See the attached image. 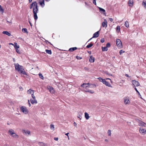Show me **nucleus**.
Wrapping results in <instances>:
<instances>
[{"mask_svg": "<svg viewBox=\"0 0 146 146\" xmlns=\"http://www.w3.org/2000/svg\"><path fill=\"white\" fill-rule=\"evenodd\" d=\"M29 7L31 9L33 8L34 17L35 21H36L38 19L37 13L39 11L37 3L36 1L33 2L30 5Z\"/></svg>", "mask_w": 146, "mask_h": 146, "instance_id": "f257e3e1", "label": "nucleus"}, {"mask_svg": "<svg viewBox=\"0 0 146 146\" xmlns=\"http://www.w3.org/2000/svg\"><path fill=\"white\" fill-rule=\"evenodd\" d=\"M16 70H17L19 73L27 75V74L23 68V66L19 65L18 64H15Z\"/></svg>", "mask_w": 146, "mask_h": 146, "instance_id": "f03ea898", "label": "nucleus"}, {"mask_svg": "<svg viewBox=\"0 0 146 146\" xmlns=\"http://www.w3.org/2000/svg\"><path fill=\"white\" fill-rule=\"evenodd\" d=\"M98 79L99 80L100 82H102L103 83L105 84L106 86L109 87H112L110 83L106 81L105 79H103L101 77H99L98 78Z\"/></svg>", "mask_w": 146, "mask_h": 146, "instance_id": "7ed1b4c3", "label": "nucleus"}, {"mask_svg": "<svg viewBox=\"0 0 146 146\" xmlns=\"http://www.w3.org/2000/svg\"><path fill=\"white\" fill-rule=\"evenodd\" d=\"M116 44L117 47L119 49L122 48V44L121 40L119 39L116 40Z\"/></svg>", "mask_w": 146, "mask_h": 146, "instance_id": "20e7f679", "label": "nucleus"}, {"mask_svg": "<svg viewBox=\"0 0 146 146\" xmlns=\"http://www.w3.org/2000/svg\"><path fill=\"white\" fill-rule=\"evenodd\" d=\"M20 110L21 111L25 114H27L28 113V110L25 107L21 106L20 108Z\"/></svg>", "mask_w": 146, "mask_h": 146, "instance_id": "39448f33", "label": "nucleus"}, {"mask_svg": "<svg viewBox=\"0 0 146 146\" xmlns=\"http://www.w3.org/2000/svg\"><path fill=\"white\" fill-rule=\"evenodd\" d=\"M81 86L82 87L86 88H89L93 87L94 86V85L92 84H90L89 83H88V84L83 83L82 85Z\"/></svg>", "mask_w": 146, "mask_h": 146, "instance_id": "423d86ee", "label": "nucleus"}, {"mask_svg": "<svg viewBox=\"0 0 146 146\" xmlns=\"http://www.w3.org/2000/svg\"><path fill=\"white\" fill-rule=\"evenodd\" d=\"M132 82V85L134 88H136L135 86H139V83L137 81L133 80Z\"/></svg>", "mask_w": 146, "mask_h": 146, "instance_id": "0eeeda50", "label": "nucleus"}, {"mask_svg": "<svg viewBox=\"0 0 146 146\" xmlns=\"http://www.w3.org/2000/svg\"><path fill=\"white\" fill-rule=\"evenodd\" d=\"M124 103L125 104H129L130 103L129 98L127 97L124 98Z\"/></svg>", "mask_w": 146, "mask_h": 146, "instance_id": "6e6552de", "label": "nucleus"}, {"mask_svg": "<svg viewBox=\"0 0 146 146\" xmlns=\"http://www.w3.org/2000/svg\"><path fill=\"white\" fill-rule=\"evenodd\" d=\"M103 27L106 28L107 27V22L106 19H104V21H103L102 23Z\"/></svg>", "mask_w": 146, "mask_h": 146, "instance_id": "1a4fd4ad", "label": "nucleus"}, {"mask_svg": "<svg viewBox=\"0 0 146 146\" xmlns=\"http://www.w3.org/2000/svg\"><path fill=\"white\" fill-rule=\"evenodd\" d=\"M48 88L50 93H54V90L52 87L48 86Z\"/></svg>", "mask_w": 146, "mask_h": 146, "instance_id": "9d476101", "label": "nucleus"}, {"mask_svg": "<svg viewBox=\"0 0 146 146\" xmlns=\"http://www.w3.org/2000/svg\"><path fill=\"white\" fill-rule=\"evenodd\" d=\"M98 9L100 11L101 13H103L104 15H105L106 16V11H105V10H104V9L101 8L100 7H98Z\"/></svg>", "mask_w": 146, "mask_h": 146, "instance_id": "9b49d317", "label": "nucleus"}, {"mask_svg": "<svg viewBox=\"0 0 146 146\" xmlns=\"http://www.w3.org/2000/svg\"><path fill=\"white\" fill-rule=\"evenodd\" d=\"M139 123L140 126H144L146 127V124L143 122L141 121H139Z\"/></svg>", "mask_w": 146, "mask_h": 146, "instance_id": "f8f14e48", "label": "nucleus"}, {"mask_svg": "<svg viewBox=\"0 0 146 146\" xmlns=\"http://www.w3.org/2000/svg\"><path fill=\"white\" fill-rule=\"evenodd\" d=\"M39 3L42 7L44 6L45 4L44 0H40L39 1Z\"/></svg>", "mask_w": 146, "mask_h": 146, "instance_id": "ddd939ff", "label": "nucleus"}, {"mask_svg": "<svg viewBox=\"0 0 146 146\" xmlns=\"http://www.w3.org/2000/svg\"><path fill=\"white\" fill-rule=\"evenodd\" d=\"M89 61L91 62H94L95 60V58L92 56H90V58L89 59Z\"/></svg>", "mask_w": 146, "mask_h": 146, "instance_id": "4468645a", "label": "nucleus"}, {"mask_svg": "<svg viewBox=\"0 0 146 146\" xmlns=\"http://www.w3.org/2000/svg\"><path fill=\"white\" fill-rule=\"evenodd\" d=\"M99 35V31H98L95 33L93 35V36L92 38H97L98 37Z\"/></svg>", "mask_w": 146, "mask_h": 146, "instance_id": "2eb2a0df", "label": "nucleus"}, {"mask_svg": "<svg viewBox=\"0 0 146 146\" xmlns=\"http://www.w3.org/2000/svg\"><path fill=\"white\" fill-rule=\"evenodd\" d=\"M133 0H129L128 1V5L129 6L132 7L133 5Z\"/></svg>", "mask_w": 146, "mask_h": 146, "instance_id": "dca6fc26", "label": "nucleus"}, {"mask_svg": "<svg viewBox=\"0 0 146 146\" xmlns=\"http://www.w3.org/2000/svg\"><path fill=\"white\" fill-rule=\"evenodd\" d=\"M139 132L142 133H146V130L143 129L142 128H140Z\"/></svg>", "mask_w": 146, "mask_h": 146, "instance_id": "f3484780", "label": "nucleus"}, {"mask_svg": "<svg viewBox=\"0 0 146 146\" xmlns=\"http://www.w3.org/2000/svg\"><path fill=\"white\" fill-rule=\"evenodd\" d=\"M34 100H33L32 99H31L30 100L32 104H37V100L35 99H35H33Z\"/></svg>", "mask_w": 146, "mask_h": 146, "instance_id": "a211bd4d", "label": "nucleus"}, {"mask_svg": "<svg viewBox=\"0 0 146 146\" xmlns=\"http://www.w3.org/2000/svg\"><path fill=\"white\" fill-rule=\"evenodd\" d=\"M22 131L24 133H25V134H29L30 133V131L28 130H25L23 129V130Z\"/></svg>", "mask_w": 146, "mask_h": 146, "instance_id": "6ab92c4d", "label": "nucleus"}, {"mask_svg": "<svg viewBox=\"0 0 146 146\" xmlns=\"http://www.w3.org/2000/svg\"><path fill=\"white\" fill-rule=\"evenodd\" d=\"M3 33L9 36H10L11 35V34L7 31H3Z\"/></svg>", "mask_w": 146, "mask_h": 146, "instance_id": "aec40b11", "label": "nucleus"}, {"mask_svg": "<svg viewBox=\"0 0 146 146\" xmlns=\"http://www.w3.org/2000/svg\"><path fill=\"white\" fill-rule=\"evenodd\" d=\"M125 25L127 28L129 27V22L128 21H126L125 22Z\"/></svg>", "mask_w": 146, "mask_h": 146, "instance_id": "412c9836", "label": "nucleus"}, {"mask_svg": "<svg viewBox=\"0 0 146 146\" xmlns=\"http://www.w3.org/2000/svg\"><path fill=\"white\" fill-rule=\"evenodd\" d=\"M9 132L11 135H12L13 134H14V133H15L14 131L12 129H11L9 130Z\"/></svg>", "mask_w": 146, "mask_h": 146, "instance_id": "4be33fe9", "label": "nucleus"}, {"mask_svg": "<svg viewBox=\"0 0 146 146\" xmlns=\"http://www.w3.org/2000/svg\"><path fill=\"white\" fill-rule=\"evenodd\" d=\"M102 51H107L108 50V48L106 46L104 47H102Z\"/></svg>", "mask_w": 146, "mask_h": 146, "instance_id": "5701e85b", "label": "nucleus"}, {"mask_svg": "<svg viewBox=\"0 0 146 146\" xmlns=\"http://www.w3.org/2000/svg\"><path fill=\"white\" fill-rule=\"evenodd\" d=\"M38 144L41 146H46V145L44 143L42 142H39L38 143Z\"/></svg>", "mask_w": 146, "mask_h": 146, "instance_id": "b1692460", "label": "nucleus"}, {"mask_svg": "<svg viewBox=\"0 0 146 146\" xmlns=\"http://www.w3.org/2000/svg\"><path fill=\"white\" fill-rule=\"evenodd\" d=\"M120 26H117L116 28V31L118 33L120 32Z\"/></svg>", "mask_w": 146, "mask_h": 146, "instance_id": "393cba45", "label": "nucleus"}, {"mask_svg": "<svg viewBox=\"0 0 146 146\" xmlns=\"http://www.w3.org/2000/svg\"><path fill=\"white\" fill-rule=\"evenodd\" d=\"M15 45H14V46L15 48V49L18 48H19V45H17V44L16 42L14 43Z\"/></svg>", "mask_w": 146, "mask_h": 146, "instance_id": "a878e982", "label": "nucleus"}, {"mask_svg": "<svg viewBox=\"0 0 146 146\" xmlns=\"http://www.w3.org/2000/svg\"><path fill=\"white\" fill-rule=\"evenodd\" d=\"M85 117L87 119H88L89 117L88 114L86 112L85 113Z\"/></svg>", "mask_w": 146, "mask_h": 146, "instance_id": "bb28decb", "label": "nucleus"}, {"mask_svg": "<svg viewBox=\"0 0 146 146\" xmlns=\"http://www.w3.org/2000/svg\"><path fill=\"white\" fill-rule=\"evenodd\" d=\"M45 51L47 53H48L49 54H52V52H51V50H49L46 49V50Z\"/></svg>", "mask_w": 146, "mask_h": 146, "instance_id": "cd10ccee", "label": "nucleus"}, {"mask_svg": "<svg viewBox=\"0 0 146 146\" xmlns=\"http://www.w3.org/2000/svg\"><path fill=\"white\" fill-rule=\"evenodd\" d=\"M93 45V43L92 42H91L88 45L86 46V47L87 48H90Z\"/></svg>", "mask_w": 146, "mask_h": 146, "instance_id": "c85d7f7f", "label": "nucleus"}, {"mask_svg": "<svg viewBox=\"0 0 146 146\" xmlns=\"http://www.w3.org/2000/svg\"><path fill=\"white\" fill-rule=\"evenodd\" d=\"M11 135L15 138H18L19 137L15 133L14 134H13V135Z\"/></svg>", "mask_w": 146, "mask_h": 146, "instance_id": "c756f323", "label": "nucleus"}, {"mask_svg": "<svg viewBox=\"0 0 146 146\" xmlns=\"http://www.w3.org/2000/svg\"><path fill=\"white\" fill-rule=\"evenodd\" d=\"M135 90V91H136V92H137V93L139 95V96L141 98V99H142V97H141V95L140 94V93L137 90V89L136 88H134Z\"/></svg>", "mask_w": 146, "mask_h": 146, "instance_id": "7c9ffc66", "label": "nucleus"}, {"mask_svg": "<svg viewBox=\"0 0 146 146\" xmlns=\"http://www.w3.org/2000/svg\"><path fill=\"white\" fill-rule=\"evenodd\" d=\"M32 92H34V91L31 90V89H29L27 91L28 93V94H31L32 93Z\"/></svg>", "mask_w": 146, "mask_h": 146, "instance_id": "2f4dec72", "label": "nucleus"}, {"mask_svg": "<svg viewBox=\"0 0 146 146\" xmlns=\"http://www.w3.org/2000/svg\"><path fill=\"white\" fill-rule=\"evenodd\" d=\"M22 31L24 33H27V29L26 28L23 29Z\"/></svg>", "mask_w": 146, "mask_h": 146, "instance_id": "473e14b6", "label": "nucleus"}, {"mask_svg": "<svg viewBox=\"0 0 146 146\" xmlns=\"http://www.w3.org/2000/svg\"><path fill=\"white\" fill-rule=\"evenodd\" d=\"M39 77L41 79L43 80L44 79V77L41 74L39 73Z\"/></svg>", "mask_w": 146, "mask_h": 146, "instance_id": "72a5a7b5", "label": "nucleus"}, {"mask_svg": "<svg viewBox=\"0 0 146 146\" xmlns=\"http://www.w3.org/2000/svg\"><path fill=\"white\" fill-rule=\"evenodd\" d=\"M50 128L52 129H53V130H54V125H53V124H51L50 125Z\"/></svg>", "mask_w": 146, "mask_h": 146, "instance_id": "f704fd0d", "label": "nucleus"}, {"mask_svg": "<svg viewBox=\"0 0 146 146\" xmlns=\"http://www.w3.org/2000/svg\"><path fill=\"white\" fill-rule=\"evenodd\" d=\"M125 52V51H123L122 50H120L119 53V54L120 55H121L123 53H124Z\"/></svg>", "mask_w": 146, "mask_h": 146, "instance_id": "c9c22d12", "label": "nucleus"}, {"mask_svg": "<svg viewBox=\"0 0 146 146\" xmlns=\"http://www.w3.org/2000/svg\"><path fill=\"white\" fill-rule=\"evenodd\" d=\"M108 135L110 136H111V130H109L108 131Z\"/></svg>", "mask_w": 146, "mask_h": 146, "instance_id": "e433bc0d", "label": "nucleus"}, {"mask_svg": "<svg viewBox=\"0 0 146 146\" xmlns=\"http://www.w3.org/2000/svg\"><path fill=\"white\" fill-rule=\"evenodd\" d=\"M110 46H111L110 44V43H108L106 44V47H107V48L108 47V48L110 47Z\"/></svg>", "mask_w": 146, "mask_h": 146, "instance_id": "4c0bfd02", "label": "nucleus"}, {"mask_svg": "<svg viewBox=\"0 0 146 146\" xmlns=\"http://www.w3.org/2000/svg\"><path fill=\"white\" fill-rule=\"evenodd\" d=\"M143 5L145 9H146V2H144V1H143Z\"/></svg>", "mask_w": 146, "mask_h": 146, "instance_id": "58836bf2", "label": "nucleus"}, {"mask_svg": "<svg viewBox=\"0 0 146 146\" xmlns=\"http://www.w3.org/2000/svg\"><path fill=\"white\" fill-rule=\"evenodd\" d=\"M76 58L78 59V60H80L82 59V58L80 57V56H76Z\"/></svg>", "mask_w": 146, "mask_h": 146, "instance_id": "ea45409f", "label": "nucleus"}, {"mask_svg": "<svg viewBox=\"0 0 146 146\" xmlns=\"http://www.w3.org/2000/svg\"><path fill=\"white\" fill-rule=\"evenodd\" d=\"M105 41L104 39V38H102L100 40V42L102 43H104Z\"/></svg>", "mask_w": 146, "mask_h": 146, "instance_id": "a19ab883", "label": "nucleus"}, {"mask_svg": "<svg viewBox=\"0 0 146 146\" xmlns=\"http://www.w3.org/2000/svg\"><path fill=\"white\" fill-rule=\"evenodd\" d=\"M1 11L2 12H4V10L2 9L1 5H0V11Z\"/></svg>", "mask_w": 146, "mask_h": 146, "instance_id": "79ce46f5", "label": "nucleus"}, {"mask_svg": "<svg viewBox=\"0 0 146 146\" xmlns=\"http://www.w3.org/2000/svg\"><path fill=\"white\" fill-rule=\"evenodd\" d=\"M34 92H33V93L31 94V96H32V98L33 99H35V96L34 95Z\"/></svg>", "mask_w": 146, "mask_h": 146, "instance_id": "37998d69", "label": "nucleus"}, {"mask_svg": "<svg viewBox=\"0 0 146 146\" xmlns=\"http://www.w3.org/2000/svg\"><path fill=\"white\" fill-rule=\"evenodd\" d=\"M69 51L72 52L73 51V47L70 48L69 50Z\"/></svg>", "mask_w": 146, "mask_h": 146, "instance_id": "c03bdc74", "label": "nucleus"}, {"mask_svg": "<svg viewBox=\"0 0 146 146\" xmlns=\"http://www.w3.org/2000/svg\"><path fill=\"white\" fill-rule=\"evenodd\" d=\"M16 52L18 53H20V52L18 48L16 49Z\"/></svg>", "mask_w": 146, "mask_h": 146, "instance_id": "a18cd8bd", "label": "nucleus"}, {"mask_svg": "<svg viewBox=\"0 0 146 146\" xmlns=\"http://www.w3.org/2000/svg\"><path fill=\"white\" fill-rule=\"evenodd\" d=\"M87 92H89L93 94L94 93V91H88Z\"/></svg>", "mask_w": 146, "mask_h": 146, "instance_id": "49530a36", "label": "nucleus"}, {"mask_svg": "<svg viewBox=\"0 0 146 146\" xmlns=\"http://www.w3.org/2000/svg\"><path fill=\"white\" fill-rule=\"evenodd\" d=\"M96 0H94L93 1V3L95 5H96Z\"/></svg>", "mask_w": 146, "mask_h": 146, "instance_id": "de8ad7c7", "label": "nucleus"}, {"mask_svg": "<svg viewBox=\"0 0 146 146\" xmlns=\"http://www.w3.org/2000/svg\"><path fill=\"white\" fill-rule=\"evenodd\" d=\"M7 23H12V21H11V20H10V21H7Z\"/></svg>", "mask_w": 146, "mask_h": 146, "instance_id": "09e8293b", "label": "nucleus"}, {"mask_svg": "<svg viewBox=\"0 0 146 146\" xmlns=\"http://www.w3.org/2000/svg\"><path fill=\"white\" fill-rule=\"evenodd\" d=\"M19 89L21 90V91H23V88L21 87V86H20L19 87Z\"/></svg>", "mask_w": 146, "mask_h": 146, "instance_id": "8fccbe9b", "label": "nucleus"}, {"mask_svg": "<svg viewBox=\"0 0 146 146\" xmlns=\"http://www.w3.org/2000/svg\"><path fill=\"white\" fill-rule=\"evenodd\" d=\"M28 104H29V107H30L31 106V104L30 102V101H29V100H28Z\"/></svg>", "mask_w": 146, "mask_h": 146, "instance_id": "3c124183", "label": "nucleus"}, {"mask_svg": "<svg viewBox=\"0 0 146 146\" xmlns=\"http://www.w3.org/2000/svg\"><path fill=\"white\" fill-rule=\"evenodd\" d=\"M54 139L55 140L58 141V137H54Z\"/></svg>", "mask_w": 146, "mask_h": 146, "instance_id": "603ef678", "label": "nucleus"}, {"mask_svg": "<svg viewBox=\"0 0 146 146\" xmlns=\"http://www.w3.org/2000/svg\"><path fill=\"white\" fill-rule=\"evenodd\" d=\"M68 134H69V133H68L65 134V135L68 136V139H69V136H68Z\"/></svg>", "mask_w": 146, "mask_h": 146, "instance_id": "864d4df0", "label": "nucleus"}, {"mask_svg": "<svg viewBox=\"0 0 146 146\" xmlns=\"http://www.w3.org/2000/svg\"><path fill=\"white\" fill-rule=\"evenodd\" d=\"M109 20L111 22H112L113 21V19L111 18H110Z\"/></svg>", "mask_w": 146, "mask_h": 146, "instance_id": "5fc2aeb1", "label": "nucleus"}, {"mask_svg": "<svg viewBox=\"0 0 146 146\" xmlns=\"http://www.w3.org/2000/svg\"><path fill=\"white\" fill-rule=\"evenodd\" d=\"M77 124L76 123L74 122V126H76Z\"/></svg>", "mask_w": 146, "mask_h": 146, "instance_id": "6e6d98bb", "label": "nucleus"}, {"mask_svg": "<svg viewBox=\"0 0 146 146\" xmlns=\"http://www.w3.org/2000/svg\"><path fill=\"white\" fill-rule=\"evenodd\" d=\"M77 49L76 47H74V51L76 50Z\"/></svg>", "mask_w": 146, "mask_h": 146, "instance_id": "4d7b16f0", "label": "nucleus"}, {"mask_svg": "<svg viewBox=\"0 0 146 146\" xmlns=\"http://www.w3.org/2000/svg\"><path fill=\"white\" fill-rule=\"evenodd\" d=\"M125 76L126 77H129V75H128V74H125Z\"/></svg>", "mask_w": 146, "mask_h": 146, "instance_id": "13d9d810", "label": "nucleus"}, {"mask_svg": "<svg viewBox=\"0 0 146 146\" xmlns=\"http://www.w3.org/2000/svg\"><path fill=\"white\" fill-rule=\"evenodd\" d=\"M9 45H13V46H14V44H13V43H9Z\"/></svg>", "mask_w": 146, "mask_h": 146, "instance_id": "bf43d9fd", "label": "nucleus"}, {"mask_svg": "<svg viewBox=\"0 0 146 146\" xmlns=\"http://www.w3.org/2000/svg\"><path fill=\"white\" fill-rule=\"evenodd\" d=\"M106 80H111V79H110L109 78H106L105 79Z\"/></svg>", "mask_w": 146, "mask_h": 146, "instance_id": "052dcab7", "label": "nucleus"}, {"mask_svg": "<svg viewBox=\"0 0 146 146\" xmlns=\"http://www.w3.org/2000/svg\"><path fill=\"white\" fill-rule=\"evenodd\" d=\"M46 42H48V43H50L51 44H51L50 42H49L47 40H46Z\"/></svg>", "mask_w": 146, "mask_h": 146, "instance_id": "680f3d73", "label": "nucleus"}, {"mask_svg": "<svg viewBox=\"0 0 146 146\" xmlns=\"http://www.w3.org/2000/svg\"><path fill=\"white\" fill-rule=\"evenodd\" d=\"M32 0H29V3H31L32 1Z\"/></svg>", "mask_w": 146, "mask_h": 146, "instance_id": "e2e57ef3", "label": "nucleus"}, {"mask_svg": "<svg viewBox=\"0 0 146 146\" xmlns=\"http://www.w3.org/2000/svg\"><path fill=\"white\" fill-rule=\"evenodd\" d=\"M93 38H92H92H90L88 41H90V40H91Z\"/></svg>", "mask_w": 146, "mask_h": 146, "instance_id": "0e129e2a", "label": "nucleus"}, {"mask_svg": "<svg viewBox=\"0 0 146 146\" xmlns=\"http://www.w3.org/2000/svg\"><path fill=\"white\" fill-rule=\"evenodd\" d=\"M105 141L106 142H108V140L107 139H106L105 140Z\"/></svg>", "mask_w": 146, "mask_h": 146, "instance_id": "69168bd1", "label": "nucleus"}, {"mask_svg": "<svg viewBox=\"0 0 146 146\" xmlns=\"http://www.w3.org/2000/svg\"><path fill=\"white\" fill-rule=\"evenodd\" d=\"M84 69L85 70H86L87 69V68H86V67H85L84 68Z\"/></svg>", "mask_w": 146, "mask_h": 146, "instance_id": "338daca9", "label": "nucleus"}, {"mask_svg": "<svg viewBox=\"0 0 146 146\" xmlns=\"http://www.w3.org/2000/svg\"><path fill=\"white\" fill-rule=\"evenodd\" d=\"M110 80V82H111V83H112V81L111 80Z\"/></svg>", "mask_w": 146, "mask_h": 146, "instance_id": "774afa93", "label": "nucleus"}]
</instances>
